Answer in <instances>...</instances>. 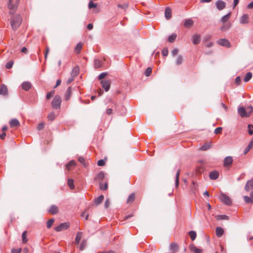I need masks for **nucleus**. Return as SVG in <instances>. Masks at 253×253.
<instances>
[{"mask_svg":"<svg viewBox=\"0 0 253 253\" xmlns=\"http://www.w3.org/2000/svg\"><path fill=\"white\" fill-rule=\"evenodd\" d=\"M22 19L20 15H16L13 16L11 20V26L13 30H16L20 25Z\"/></svg>","mask_w":253,"mask_h":253,"instance_id":"nucleus-1","label":"nucleus"},{"mask_svg":"<svg viewBox=\"0 0 253 253\" xmlns=\"http://www.w3.org/2000/svg\"><path fill=\"white\" fill-rule=\"evenodd\" d=\"M20 0H9L8 6L10 10V14H13L16 10Z\"/></svg>","mask_w":253,"mask_h":253,"instance_id":"nucleus-2","label":"nucleus"},{"mask_svg":"<svg viewBox=\"0 0 253 253\" xmlns=\"http://www.w3.org/2000/svg\"><path fill=\"white\" fill-rule=\"evenodd\" d=\"M61 101V98L60 96L58 95H56L51 102V106L52 108L54 109H60Z\"/></svg>","mask_w":253,"mask_h":253,"instance_id":"nucleus-3","label":"nucleus"},{"mask_svg":"<svg viewBox=\"0 0 253 253\" xmlns=\"http://www.w3.org/2000/svg\"><path fill=\"white\" fill-rule=\"evenodd\" d=\"M219 199L224 204L228 206L230 205L232 203L230 198L224 193L221 194Z\"/></svg>","mask_w":253,"mask_h":253,"instance_id":"nucleus-4","label":"nucleus"},{"mask_svg":"<svg viewBox=\"0 0 253 253\" xmlns=\"http://www.w3.org/2000/svg\"><path fill=\"white\" fill-rule=\"evenodd\" d=\"M69 226L70 224L68 222H65L61 223L59 225L56 227L55 230L57 232H59L68 229Z\"/></svg>","mask_w":253,"mask_h":253,"instance_id":"nucleus-5","label":"nucleus"},{"mask_svg":"<svg viewBox=\"0 0 253 253\" xmlns=\"http://www.w3.org/2000/svg\"><path fill=\"white\" fill-rule=\"evenodd\" d=\"M102 88H103L106 91H108L110 87V81L109 80H102L100 82Z\"/></svg>","mask_w":253,"mask_h":253,"instance_id":"nucleus-6","label":"nucleus"},{"mask_svg":"<svg viewBox=\"0 0 253 253\" xmlns=\"http://www.w3.org/2000/svg\"><path fill=\"white\" fill-rule=\"evenodd\" d=\"M217 43L218 44L225 47H229L230 46V43L229 42L225 39H220L218 40L217 41Z\"/></svg>","mask_w":253,"mask_h":253,"instance_id":"nucleus-7","label":"nucleus"},{"mask_svg":"<svg viewBox=\"0 0 253 253\" xmlns=\"http://www.w3.org/2000/svg\"><path fill=\"white\" fill-rule=\"evenodd\" d=\"M216 7L219 10H223L226 6V3L224 1L218 0L215 3Z\"/></svg>","mask_w":253,"mask_h":253,"instance_id":"nucleus-8","label":"nucleus"},{"mask_svg":"<svg viewBox=\"0 0 253 253\" xmlns=\"http://www.w3.org/2000/svg\"><path fill=\"white\" fill-rule=\"evenodd\" d=\"M238 111L241 117H248V114H247V110H246V108H245L244 107H240L238 108Z\"/></svg>","mask_w":253,"mask_h":253,"instance_id":"nucleus-9","label":"nucleus"},{"mask_svg":"<svg viewBox=\"0 0 253 253\" xmlns=\"http://www.w3.org/2000/svg\"><path fill=\"white\" fill-rule=\"evenodd\" d=\"M249 22V17L248 14H244L241 17L240 23L241 24H247Z\"/></svg>","mask_w":253,"mask_h":253,"instance_id":"nucleus-10","label":"nucleus"},{"mask_svg":"<svg viewBox=\"0 0 253 253\" xmlns=\"http://www.w3.org/2000/svg\"><path fill=\"white\" fill-rule=\"evenodd\" d=\"M233 163V159L231 156H227L224 160L223 165L224 167H228L231 165Z\"/></svg>","mask_w":253,"mask_h":253,"instance_id":"nucleus-11","label":"nucleus"},{"mask_svg":"<svg viewBox=\"0 0 253 253\" xmlns=\"http://www.w3.org/2000/svg\"><path fill=\"white\" fill-rule=\"evenodd\" d=\"M219 176V172L217 171H212L209 174V177L211 179L215 180Z\"/></svg>","mask_w":253,"mask_h":253,"instance_id":"nucleus-12","label":"nucleus"},{"mask_svg":"<svg viewBox=\"0 0 253 253\" xmlns=\"http://www.w3.org/2000/svg\"><path fill=\"white\" fill-rule=\"evenodd\" d=\"M201 41V36L198 34H195L192 36V42L194 44H197Z\"/></svg>","mask_w":253,"mask_h":253,"instance_id":"nucleus-13","label":"nucleus"},{"mask_svg":"<svg viewBox=\"0 0 253 253\" xmlns=\"http://www.w3.org/2000/svg\"><path fill=\"white\" fill-rule=\"evenodd\" d=\"M165 16L167 20L170 19L171 17V9L169 7H166L165 9Z\"/></svg>","mask_w":253,"mask_h":253,"instance_id":"nucleus-14","label":"nucleus"},{"mask_svg":"<svg viewBox=\"0 0 253 253\" xmlns=\"http://www.w3.org/2000/svg\"><path fill=\"white\" fill-rule=\"evenodd\" d=\"M245 188L247 191H249L253 188V179L247 181Z\"/></svg>","mask_w":253,"mask_h":253,"instance_id":"nucleus-15","label":"nucleus"},{"mask_svg":"<svg viewBox=\"0 0 253 253\" xmlns=\"http://www.w3.org/2000/svg\"><path fill=\"white\" fill-rule=\"evenodd\" d=\"M32 86L31 84L29 82H24L22 84V88L23 89L27 91L29 90Z\"/></svg>","mask_w":253,"mask_h":253,"instance_id":"nucleus-16","label":"nucleus"},{"mask_svg":"<svg viewBox=\"0 0 253 253\" xmlns=\"http://www.w3.org/2000/svg\"><path fill=\"white\" fill-rule=\"evenodd\" d=\"M9 125L10 127H13L20 126V123L17 119H13L10 121Z\"/></svg>","mask_w":253,"mask_h":253,"instance_id":"nucleus-17","label":"nucleus"},{"mask_svg":"<svg viewBox=\"0 0 253 253\" xmlns=\"http://www.w3.org/2000/svg\"><path fill=\"white\" fill-rule=\"evenodd\" d=\"M7 88L4 85L2 84L0 86V94L5 95L7 94Z\"/></svg>","mask_w":253,"mask_h":253,"instance_id":"nucleus-18","label":"nucleus"},{"mask_svg":"<svg viewBox=\"0 0 253 253\" xmlns=\"http://www.w3.org/2000/svg\"><path fill=\"white\" fill-rule=\"evenodd\" d=\"M194 23V21L191 19H185L184 22V26L186 28L191 26Z\"/></svg>","mask_w":253,"mask_h":253,"instance_id":"nucleus-19","label":"nucleus"},{"mask_svg":"<svg viewBox=\"0 0 253 253\" xmlns=\"http://www.w3.org/2000/svg\"><path fill=\"white\" fill-rule=\"evenodd\" d=\"M79 68L78 66L75 67L73 69L71 73V76L73 77H76L79 73Z\"/></svg>","mask_w":253,"mask_h":253,"instance_id":"nucleus-20","label":"nucleus"},{"mask_svg":"<svg viewBox=\"0 0 253 253\" xmlns=\"http://www.w3.org/2000/svg\"><path fill=\"white\" fill-rule=\"evenodd\" d=\"M103 200L104 196L102 195L99 196L98 197L95 199L94 201L95 205L96 206L99 205L103 202Z\"/></svg>","mask_w":253,"mask_h":253,"instance_id":"nucleus-21","label":"nucleus"},{"mask_svg":"<svg viewBox=\"0 0 253 253\" xmlns=\"http://www.w3.org/2000/svg\"><path fill=\"white\" fill-rule=\"evenodd\" d=\"M48 211L53 214L57 213L58 211V207L55 205H52L48 210Z\"/></svg>","mask_w":253,"mask_h":253,"instance_id":"nucleus-22","label":"nucleus"},{"mask_svg":"<svg viewBox=\"0 0 253 253\" xmlns=\"http://www.w3.org/2000/svg\"><path fill=\"white\" fill-rule=\"evenodd\" d=\"M216 235L218 237H220L222 236L224 231L223 229L220 227H217L216 228Z\"/></svg>","mask_w":253,"mask_h":253,"instance_id":"nucleus-23","label":"nucleus"},{"mask_svg":"<svg viewBox=\"0 0 253 253\" xmlns=\"http://www.w3.org/2000/svg\"><path fill=\"white\" fill-rule=\"evenodd\" d=\"M190 249L191 251L193 252L194 253H202V250L200 249L197 248L194 245H192L190 247Z\"/></svg>","mask_w":253,"mask_h":253,"instance_id":"nucleus-24","label":"nucleus"},{"mask_svg":"<svg viewBox=\"0 0 253 253\" xmlns=\"http://www.w3.org/2000/svg\"><path fill=\"white\" fill-rule=\"evenodd\" d=\"M105 173L104 172H100L98 173L95 178V180H102L105 177Z\"/></svg>","mask_w":253,"mask_h":253,"instance_id":"nucleus-25","label":"nucleus"},{"mask_svg":"<svg viewBox=\"0 0 253 253\" xmlns=\"http://www.w3.org/2000/svg\"><path fill=\"white\" fill-rule=\"evenodd\" d=\"M71 95V87H69L67 88V89L66 91L65 95V100H68L70 99Z\"/></svg>","mask_w":253,"mask_h":253,"instance_id":"nucleus-26","label":"nucleus"},{"mask_svg":"<svg viewBox=\"0 0 253 253\" xmlns=\"http://www.w3.org/2000/svg\"><path fill=\"white\" fill-rule=\"evenodd\" d=\"M83 233L82 232H78L76 234L75 242L76 244H78L82 238Z\"/></svg>","mask_w":253,"mask_h":253,"instance_id":"nucleus-27","label":"nucleus"},{"mask_svg":"<svg viewBox=\"0 0 253 253\" xmlns=\"http://www.w3.org/2000/svg\"><path fill=\"white\" fill-rule=\"evenodd\" d=\"M231 12H229L228 14H227L226 15H225L224 16H223L222 17V18L221 19V21L223 23H225L230 18V17L231 16Z\"/></svg>","mask_w":253,"mask_h":253,"instance_id":"nucleus-28","label":"nucleus"},{"mask_svg":"<svg viewBox=\"0 0 253 253\" xmlns=\"http://www.w3.org/2000/svg\"><path fill=\"white\" fill-rule=\"evenodd\" d=\"M102 62L101 61L98 59H95L94 61V65L95 68H99L102 66Z\"/></svg>","mask_w":253,"mask_h":253,"instance_id":"nucleus-29","label":"nucleus"},{"mask_svg":"<svg viewBox=\"0 0 253 253\" xmlns=\"http://www.w3.org/2000/svg\"><path fill=\"white\" fill-rule=\"evenodd\" d=\"M116 107H117L116 104L115 103H113L112 106H111L112 108H109V109H107L106 113L108 115H111L112 113L113 109L116 110Z\"/></svg>","mask_w":253,"mask_h":253,"instance_id":"nucleus-30","label":"nucleus"},{"mask_svg":"<svg viewBox=\"0 0 253 253\" xmlns=\"http://www.w3.org/2000/svg\"><path fill=\"white\" fill-rule=\"evenodd\" d=\"M180 169H178L175 175V187H177L179 185V177L180 175Z\"/></svg>","mask_w":253,"mask_h":253,"instance_id":"nucleus-31","label":"nucleus"},{"mask_svg":"<svg viewBox=\"0 0 253 253\" xmlns=\"http://www.w3.org/2000/svg\"><path fill=\"white\" fill-rule=\"evenodd\" d=\"M252 77V73L251 72H248L244 79V81L245 82H248V81H249L251 78Z\"/></svg>","mask_w":253,"mask_h":253,"instance_id":"nucleus-32","label":"nucleus"},{"mask_svg":"<svg viewBox=\"0 0 253 253\" xmlns=\"http://www.w3.org/2000/svg\"><path fill=\"white\" fill-rule=\"evenodd\" d=\"M76 162L75 161L72 160L70 161L68 164L66 165V168L68 170H70L72 167H73L75 165Z\"/></svg>","mask_w":253,"mask_h":253,"instance_id":"nucleus-33","label":"nucleus"},{"mask_svg":"<svg viewBox=\"0 0 253 253\" xmlns=\"http://www.w3.org/2000/svg\"><path fill=\"white\" fill-rule=\"evenodd\" d=\"M188 234L190 235V238L192 241H194V240H195L196 236H197V234L195 231H190L189 232Z\"/></svg>","mask_w":253,"mask_h":253,"instance_id":"nucleus-34","label":"nucleus"},{"mask_svg":"<svg viewBox=\"0 0 253 253\" xmlns=\"http://www.w3.org/2000/svg\"><path fill=\"white\" fill-rule=\"evenodd\" d=\"M134 199H135L134 194L131 193V194H130L129 195L128 197L127 198V203H129L132 202L134 200Z\"/></svg>","mask_w":253,"mask_h":253,"instance_id":"nucleus-35","label":"nucleus"},{"mask_svg":"<svg viewBox=\"0 0 253 253\" xmlns=\"http://www.w3.org/2000/svg\"><path fill=\"white\" fill-rule=\"evenodd\" d=\"M82 48V44L81 42L78 43L75 48V51L78 54L80 52Z\"/></svg>","mask_w":253,"mask_h":253,"instance_id":"nucleus-36","label":"nucleus"},{"mask_svg":"<svg viewBox=\"0 0 253 253\" xmlns=\"http://www.w3.org/2000/svg\"><path fill=\"white\" fill-rule=\"evenodd\" d=\"M55 117H56V115L55 114V113L53 112L50 113L47 116V118H48V120L51 121L54 120L55 119Z\"/></svg>","mask_w":253,"mask_h":253,"instance_id":"nucleus-37","label":"nucleus"},{"mask_svg":"<svg viewBox=\"0 0 253 253\" xmlns=\"http://www.w3.org/2000/svg\"><path fill=\"white\" fill-rule=\"evenodd\" d=\"M217 220H228L229 217L226 215H218L216 216Z\"/></svg>","mask_w":253,"mask_h":253,"instance_id":"nucleus-38","label":"nucleus"},{"mask_svg":"<svg viewBox=\"0 0 253 253\" xmlns=\"http://www.w3.org/2000/svg\"><path fill=\"white\" fill-rule=\"evenodd\" d=\"M176 38V35L172 34L169 37L168 40L170 42H173L175 40Z\"/></svg>","mask_w":253,"mask_h":253,"instance_id":"nucleus-39","label":"nucleus"},{"mask_svg":"<svg viewBox=\"0 0 253 253\" xmlns=\"http://www.w3.org/2000/svg\"><path fill=\"white\" fill-rule=\"evenodd\" d=\"M246 110H247V114H248V117H249L253 111V107L252 106H248L246 108Z\"/></svg>","mask_w":253,"mask_h":253,"instance_id":"nucleus-40","label":"nucleus"},{"mask_svg":"<svg viewBox=\"0 0 253 253\" xmlns=\"http://www.w3.org/2000/svg\"><path fill=\"white\" fill-rule=\"evenodd\" d=\"M54 219L53 218H51L49 219L46 224V227L47 228H50L52 225L53 224V223L54 222Z\"/></svg>","mask_w":253,"mask_h":253,"instance_id":"nucleus-41","label":"nucleus"},{"mask_svg":"<svg viewBox=\"0 0 253 253\" xmlns=\"http://www.w3.org/2000/svg\"><path fill=\"white\" fill-rule=\"evenodd\" d=\"M183 61L182 57L181 55H179L178 57L177 58L176 61V64L177 65H179L182 64Z\"/></svg>","mask_w":253,"mask_h":253,"instance_id":"nucleus-42","label":"nucleus"},{"mask_svg":"<svg viewBox=\"0 0 253 253\" xmlns=\"http://www.w3.org/2000/svg\"><path fill=\"white\" fill-rule=\"evenodd\" d=\"M243 198H244V201L246 203H252L253 202V199L251 198H250L247 196H244Z\"/></svg>","mask_w":253,"mask_h":253,"instance_id":"nucleus-43","label":"nucleus"},{"mask_svg":"<svg viewBox=\"0 0 253 253\" xmlns=\"http://www.w3.org/2000/svg\"><path fill=\"white\" fill-rule=\"evenodd\" d=\"M68 185L69 187L71 189H73L74 188V181L72 179H68Z\"/></svg>","mask_w":253,"mask_h":253,"instance_id":"nucleus-44","label":"nucleus"},{"mask_svg":"<svg viewBox=\"0 0 253 253\" xmlns=\"http://www.w3.org/2000/svg\"><path fill=\"white\" fill-rule=\"evenodd\" d=\"M27 231H24L22 234V242L23 243H26L28 241V239L26 238Z\"/></svg>","mask_w":253,"mask_h":253,"instance_id":"nucleus-45","label":"nucleus"},{"mask_svg":"<svg viewBox=\"0 0 253 253\" xmlns=\"http://www.w3.org/2000/svg\"><path fill=\"white\" fill-rule=\"evenodd\" d=\"M248 130L249 132V134L251 135H252L253 134V126L250 124L248 125Z\"/></svg>","mask_w":253,"mask_h":253,"instance_id":"nucleus-46","label":"nucleus"},{"mask_svg":"<svg viewBox=\"0 0 253 253\" xmlns=\"http://www.w3.org/2000/svg\"><path fill=\"white\" fill-rule=\"evenodd\" d=\"M210 148V145L209 144H205L203 145L201 148L200 150L202 151H206Z\"/></svg>","mask_w":253,"mask_h":253,"instance_id":"nucleus-47","label":"nucleus"},{"mask_svg":"<svg viewBox=\"0 0 253 253\" xmlns=\"http://www.w3.org/2000/svg\"><path fill=\"white\" fill-rule=\"evenodd\" d=\"M151 73H152L151 68L148 67L146 69V70L145 71V75L146 77H148L150 76V75L151 74Z\"/></svg>","mask_w":253,"mask_h":253,"instance_id":"nucleus-48","label":"nucleus"},{"mask_svg":"<svg viewBox=\"0 0 253 253\" xmlns=\"http://www.w3.org/2000/svg\"><path fill=\"white\" fill-rule=\"evenodd\" d=\"M87 210H88L87 209L85 210L84 212H83L82 214H81V216L82 217H84L85 219L86 220L88 219V216H89V215H88V213H87Z\"/></svg>","mask_w":253,"mask_h":253,"instance_id":"nucleus-49","label":"nucleus"},{"mask_svg":"<svg viewBox=\"0 0 253 253\" xmlns=\"http://www.w3.org/2000/svg\"><path fill=\"white\" fill-rule=\"evenodd\" d=\"M13 64V62L12 61H10L6 64L5 67L6 69H9L12 68Z\"/></svg>","mask_w":253,"mask_h":253,"instance_id":"nucleus-50","label":"nucleus"},{"mask_svg":"<svg viewBox=\"0 0 253 253\" xmlns=\"http://www.w3.org/2000/svg\"><path fill=\"white\" fill-rule=\"evenodd\" d=\"M97 6V4L94 3L92 0H90L88 3V7L89 8H95Z\"/></svg>","mask_w":253,"mask_h":253,"instance_id":"nucleus-51","label":"nucleus"},{"mask_svg":"<svg viewBox=\"0 0 253 253\" xmlns=\"http://www.w3.org/2000/svg\"><path fill=\"white\" fill-rule=\"evenodd\" d=\"M86 242L85 240L83 241L81 244V246L80 247V250L81 251L84 250L86 246Z\"/></svg>","mask_w":253,"mask_h":253,"instance_id":"nucleus-52","label":"nucleus"},{"mask_svg":"<svg viewBox=\"0 0 253 253\" xmlns=\"http://www.w3.org/2000/svg\"><path fill=\"white\" fill-rule=\"evenodd\" d=\"M54 92L55 91L53 90L50 92H48L46 95V99H49L54 94Z\"/></svg>","mask_w":253,"mask_h":253,"instance_id":"nucleus-53","label":"nucleus"},{"mask_svg":"<svg viewBox=\"0 0 253 253\" xmlns=\"http://www.w3.org/2000/svg\"><path fill=\"white\" fill-rule=\"evenodd\" d=\"M178 248L176 244L172 243L170 244V249L173 251H176Z\"/></svg>","mask_w":253,"mask_h":253,"instance_id":"nucleus-54","label":"nucleus"},{"mask_svg":"<svg viewBox=\"0 0 253 253\" xmlns=\"http://www.w3.org/2000/svg\"><path fill=\"white\" fill-rule=\"evenodd\" d=\"M107 75V73L106 72L101 73L98 76L99 80H102L104 79Z\"/></svg>","mask_w":253,"mask_h":253,"instance_id":"nucleus-55","label":"nucleus"},{"mask_svg":"<svg viewBox=\"0 0 253 253\" xmlns=\"http://www.w3.org/2000/svg\"><path fill=\"white\" fill-rule=\"evenodd\" d=\"M222 128L221 127H218L214 129V132L215 134H219L221 132Z\"/></svg>","mask_w":253,"mask_h":253,"instance_id":"nucleus-56","label":"nucleus"},{"mask_svg":"<svg viewBox=\"0 0 253 253\" xmlns=\"http://www.w3.org/2000/svg\"><path fill=\"white\" fill-rule=\"evenodd\" d=\"M21 248L13 249L11 250V253H20L21 252Z\"/></svg>","mask_w":253,"mask_h":253,"instance_id":"nucleus-57","label":"nucleus"},{"mask_svg":"<svg viewBox=\"0 0 253 253\" xmlns=\"http://www.w3.org/2000/svg\"><path fill=\"white\" fill-rule=\"evenodd\" d=\"M162 54L164 56H167L169 53V51H168V48H164L163 50H162Z\"/></svg>","mask_w":253,"mask_h":253,"instance_id":"nucleus-58","label":"nucleus"},{"mask_svg":"<svg viewBox=\"0 0 253 253\" xmlns=\"http://www.w3.org/2000/svg\"><path fill=\"white\" fill-rule=\"evenodd\" d=\"M107 188H108V185H107V182H106L105 183L104 186H103L101 183L100 184V189L103 190H106L107 189Z\"/></svg>","mask_w":253,"mask_h":253,"instance_id":"nucleus-59","label":"nucleus"},{"mask_svg":"<svg viewBox=\"0 0 253 253\" xmlns=\"http://www.w3.org/2000/svg\"><path fill=\"white\" fill-rule=\"evenodd\" d=\"M230 27V24L223 25L221 27V30L224 31L229 29Z\"/></svg>","mask_w":253,"mask_h":253,"instance_id":"nucleus-60","label":"nucleus"},{"mask_svg":"<svg viewBox=\"0 0 253 253\" xmlns=\"http://www.w3.org/2000/svg\"><path fill=\"white\" fill-rule=\"evenodd\" d=\"M105 164V161L102 159L99 160L97 162V165L99 166H104Z\"/></svg>","mask_w":253,"mask_h":253,"instance_id":"nucleus-61","label":"nucleus"},{"mask_svg":"<svg viewBox=\"0 0 253 253\" xmlns=\"http://www.w3.org/2000/svg\"><path fill=\"white\" fill-rule=\"evenodd\" d=\"M79 161L85 167V160L83 157H80L78 159Z\"/></svg>","mask_w":253,"mask_h":253,"instance_id":"nucleus-62","label":"nucleus"},{"mask_svg":"<svg viewBox=\"0 0 253 253\" xmlns=\"http://www.w3.org/2000/svg\"><path fill=\"white\" fill-rule=\"evenodd\" d=\"M178 52V49L177 48H174L171 51L172 56H174L175 55H176L177 54Z\"/></svg>","mask_w":253,"mask_h":253,"instance_id":"nucleus-63","label":"nucleus"},{"mask_svg":"<svg viewBox=\"0 0 253 253\" xmlns=\"http://www.w3.org/2000/svg\"><path fill=\"white\" fill-rule=\"evenodd\" d=\"M44 126V124L43 123H41L38 125V130H41L42 129Z\"/></svg>","mask_w":253,"mask_h":253,"instance_id":"nucleus-64","label":"nucleus"}]
</instances>
